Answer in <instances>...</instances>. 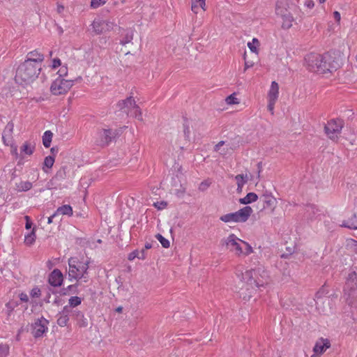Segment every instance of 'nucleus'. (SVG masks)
<instances>
[{
	"label": "nucleus",
	"mask_w": 357,
	"mask_h": 357,
	"mask_svg": "<svg viewBox=\"0 0 357 357\" xmlns=\"http://www.w3.org/2000/svg\"><path fill=\"white\" fill-rule=\"evenodd\" d=\"M167 204L166 202H158L153 204V206L159 210L163 209L167 206Z\"/></svg>",
	"instance_id": "nucleus-44"
},
{
	"label": "nucleus",
	"mask_w": 357,
	"mask_h": 357,
	"mask_svg": "<svg viewBox=\"0 0 357 357\" xmlns=\"http://www.w3.org/2000/svg\"><path fill=\"white\" fill-rule=\"evenodd\" d=\"M44 61V55L37 50L31 51L26 55V59L25 62H29L32 65L40 66L42 62Z\"/></svg>",
	"instance_id": "nucleus-13"
},
{
	"label": "nucleus",
	"mask_w": 357,
	"mask_h": 357,
	"mask_svg": "<svg viewBox=\"0 0 357 357\" xmlns=\"http://www.w3.org/2000/svg\"><path fill=\"white\" fill-rule=\"evenodd\" d=\"M92 26L93 31L97 34H100L112 29L114 23L106 20H97L93 21Z\"/></svg>",
	"instance_id": "nucleus-11"
},
{
	"label": "nucleus",
	"mask_w": 357,
	"mask_h": 357,
	"mask_svg": "<svg viewBox=\"0 0 357 357\" xmlns=\"http://www.w3.org/2000/svg\"><path fill=\"white\" fill-rule=\"evenodd\" d=\"M257 171H258V176H259L260 172L262 170L263 168V164L262 162H259L257 165Z\"/></svg>",
	"instance_id": "nucleus-62"
},
{
	"label": "nucleus",
	"mask_w": 357,
	"mask_h": 357,
	"mask_svg": "<svg viewBox=\"0 0 357 357\" xmlns=\"http://www.w3.org/2000/svg\"><path fill=\"white\" fill-rule=\"evenodd\" d=\"M63 280V274L59 269H54L49 276V283L53 287H60Z\"/></svg>",
	"instance_id": "nucleus-16"
},
{
	"label": "nucleus",
	"mask_w": 357,
	"mask_h": 357,
	"mask_svg": "<svg viewBox=\"0 0 357 357\" xmlns=\"http://www.w3.org/2000/svg\"><path fill=\"white\" fill-rule=\"evenodd\" d=\"M53 133L50 130H47L44 132L43 136V144L45 147L48 148L52 139Z\"/></svg>",
	"instance_id": "nucleus-28"
},
{
	"label": "nucleus",
	"mask_w": 357,
	"mask_h": 357,
	"mask_svg": "<svg viewBox=\"0 0 357 357\" xmlns=\"http://www.w3.org/2000/svg\"><path fill=\"white\" fill-rule=\"evenodd\" d=\"M243 244V254L244 255H248L253 252L252 248L246 242L242 241Z\"/></svg>",
	"instance_id": "nucleus-37"
},
{
	"label": "nucleus",
	"mask_w": 357,
	"mask_h": 357,
	"mask_svg": "<svg viewBox=\"0 0 357 357\" xmlns=\"http://www.w3.org/2000/svg\"><path fill=\"white\" fill-rule=\"evenodd\" d=\"M66 292L64 294H66L68 291H70L72 294H75L77 292V284H71L69 285L66 289Z\"/></svg>",
	"instance_id": "nucleus-45"
},
{
	"label": "nucleus",
	"mask_w": 357,
	"mask_h": 357,
	"mask_svg": "<svg viewBox=\"0 0 357 357\" xmlns=\"http://www.w3.org/2000/svg\"><path fill=\"white\" fill-rule=\"evenodd\" d=\"M253 66V63H250L248 61H245V68L244 71L247 70L249 68L252 67Z\"/></svg>",
	"instance_id": "nucleus-63"
},
{
	"label": "nucleus",
	"mask_w": 357,
	"mask_h": 357,
	"mask_svg": "<svg viewBox=\"0 0 357 357\" xmlns=\"http://www.w3.org/2000/svg\"><path fill=\"white\" fill-rule=\"evenodd\" d=\"M248 46L252 52L258 53V47L259 46V42L258 39L254 38L252 42L248 43Z\"/></svg>",
	"instance_id": "nucleus-30"
},
{
	"label": "nucleus",
	"mask_w": 357,
	"mask_h": 357,
	"mask_svg": "<svg viewBox=\"0 0 357 357\" xmlns=\"http://www.w3.org/2000/svg\"><path fill=\"white\" fill-rule=\"evenodd\" d=\"M258 196L256 193L249 192L245 197L239 199V202L241 204H248L256 202Z\"/></svg>",
	"instance_id": "nucleus-25"
},
{
	"label": "nucleus",
	"mask_w": 357,
	"mask_h": 357,
	"mask_svg": "<svg viewBox=\"0 0 357 357\" xmlns=\"http://www.w3.org/2000/svg\"><path fill=\"white\" fill-rule=\"evenodd\" d=\"M47 324L48 321L43 317L36 320V321L32 324L33 335L35 337H42L47 330Z\"/></svg>",
	"instance_id": "nucleus-10"
},
{
	"label": "nucleus",
	"mask_w": 357,
	"mask_h": 357,
	"mask_svg": "<svg viewBox=\"0 0 357 357\" xmlns=\"http://www.w3.org/2000/svg\"><path fill=\"white\" fill-rule=\"evenodd\" d=\"M146 257L145 256V251L144 250H142L141 251H138V256L137 258L140 259H144Z\"/></svg>",
	"instance_id": "nucleus-56"
},
{
	"label": "nucleus",
	"mask_w": 357,
	"mask_h": 357,
	"mask_svg": "<svg viewBox=\"0 0 357 357\" xmlns=\"http://www.w3.org/2000/svg\"><path fill=\"white\" fill-rule=\"evenodd\" d=\"M36 149V142L31 140H27L20 147L21 153L31 155Z\"/></svg>",
	"instance_id": "nucleus-20"
},
{
	"label": "nucleus",
	"mask_w": 357,
	"mask_h": 357,
	"mask_svg": "<svg viewBox=\"0 0 357 357\" xmlns=\"http://www.w3.org/2000/svg\"><path fill=\"white\" fill-rule=\"evenodd\" d=\"M68 317H67L66 314L63 315L59 314V317L57 319V324L59 326L63 327L66 326L68 321Z\"/></svg>",
	"instance_id": "nucleus-35"
},
{
	"label": "nucleus",
	"mask_w": 357,
	"mask_h": 357,
	"mask_svg": "<svg viewBox=\"0 0 357 357\" xmlns=\"http://www.w3.org/2000/svg\"><path fill=\"white\" fill-rule=\"evenodd\" d=\"M59 77H62L63 76H66L67 75V68L66 66H62L59 70Z\"/></svg>",
	"instance_id": "nucleus-51"
},
{
	"label": "nucleus",
	"mask_w": 357,
	"mask_h": 357,
	"mask_svg": "<svg viewBox=\"0 0 357 357\" xmlns=\"http://www.w3.org/2000/svg\"><path fill=\"white\" fill-rule=\"evenodd\" d=\"M226 100L229 105L239 103L238 99L234 95H230L229 96H228Z\"/></svg>",
	"instance_id": "nucleus-42"
},
{
	"label": "nucleus",
	"mask_w": 357,
	"mask_h": 357,
	"mask_svg": "<svg viewBox=\"0 0 357 357\" xmlns=\"http://www.w3.org/2000/svg\"><path fill=\"white\" fill-rule=\"evenodd\" d=\"M35 238L36 234L34 230H33L31 233L25 236L24 243L26 245H30L33 243V242L35 241Z\"/></svg>",
	"instance_id": "nucleus-32"
},
{
	"label": "nucleus",
	"mask_w": 357,
	"mask_h": 357,
	"mask_svg": "<svg viewBox=\"0 0 357 357\" xmlns=\"http://www.w3.org/2000/svg\"><path fill=\"white\" fill-rule=\"evenodd\" d=\"M242 241L234 234H230L227 238L223 240L227 248L231 252H234L238 256L243 254Z\"/></svg>",
	"instance_id": "nucleus-7"
},
{
	"label": "nucleus",
	"mask_w": 357,
	"mask_h": 357,
	"mask_svg": "<svg viewBox=\"0 0 357 357\" xmlns=\"http://www.w3.org/2000/svg\"><path fill=\"white\" fill-rule=\"evenodd\" d=\"M240 281L236 286L239 296L245 301L250 300L256 288L268 283V275L261 268L251 269L238 275Z\"/></svg>",
	"instance_id": "nucleus-1"
},
{
	"label": "nucleus",
	"mask_w": 357,
	"mask_h": 357,
	"mask_svg": "<svg viewBox=\"0 0 357 357\" xmlns=\"http://www.w3.org/2000/svg\"><path fill=\"white\" fill-rule=\"evenodd\" d=\"M342 227H344L351 229H357V215L354 213L352 218L348 220L343 221L341 225Z\"/></svg>",
	"instance_id": "nucleus-24"
},
{
	"label": "nucleus",
	"mask_w": 357,
	"mask_h": 357,
	"mask_svg": "<svg viewBox=\"0 0 357 357\" xmlns=\"http://www.w3.org/2000/svg\"><path fill=\"white\" fill-rule=\"evenodd\" d=\"M277 14H280L282 17V26L283 29H289L292 26V22L294 21V17L290 13H282V10H280L279 8H276Z\"/></svg>",
	"instance_id": "nucleus-19"
},
{
	"label": "nucleus",
	"mask_w": 357,
	"mask_h": 357,
	"mask_svg": "<svg viewBox=\"0 0 357 357\" xmlns=\"http://www.w3.org/2000/svg\"><path fill=\"white\" fill-rule=\"evenodd\" d=\"M73 80L58 77L52 83L50 91L54 96L65 94L73 86Z\"/></svg>",
	"instance_id": "nucleus-5"
},
{
	"label": "nucleus",
	"mask_w": 357,
	"mask_h": 357,
	"mask_svg": "<svg viewBox=\"0 0 357 357\" xmlns=\"http://www.w3.org/2000/svg\"><path fill=\"white\" fill-rule=\"evenodd\" d=\"M155 238L160 241L163 248H168L169 247V241L163 237L160 234H157L155 235Z\"/></svg>",
	"instance_id": "nucleus-33"
},
{
	"label": "nucleus",
	"mask_w": 357,
	"mask_h": 357,
	"mask_svg": "<svg viewBox=\"0 0 357 357\" xmlns=\"http://www.w3.org/2000/svg\"><path fill=\"white\" fill-rule=\"evenodd\" d=\"M31 296L32 298H38L40 296V290L38 287H35L31 291Z\"/></svg>",
	"instance_id": "nucleus-43"
},
{
	"label": "nucleus",
	"mask_w": 357,
	"mask_h": 357,
	"mask_svg": "<svg viewBox=\"0 0 357 357\" xmlns=\"http://www.w3.org/2000/svg\"><path fill=\"white\" fill-rule=\"evenodd\" d=\"M106 1L107 0H91V6L93 8H96L105 4Z\"/></svg>",
	"instance_id": "nucleus-40"
},
{
	"label": "nucleus",
	"mask_w": 357,
	"mask_h": 357,
	"mask_svg": "<svg viewBox=\"0 0 357 357\" xmlns=\"http://www.w3.org/2000/svg\"><path fill=\"white\" fill-rule=\"evenodd\" d=\"M333 17H334L335 20H336V22H340L341 17H340V14L338 11H335L333 13Z\"/></svg>",
	"instance_id": "nucleus-59"
},
{
	"label": "nucleus",
	"mask_w": 357,
	"mask_h": 357,
	"mask_svg": "<svg viewBox=\"0 0 357 357\" xmlns=\"http://www.w3.org/2000/svg\"><path fill=\"white\" fill-rule=\"evenodd\" d=\"M252 212L253 210L250 206H245L235 212L238 222H246Z\"/></svg>",
	"instance_id": "nucleus-17"
},
{
	"label": "nucleus",
	"mask_w": 357,
	"mask_h": 357,
	"mask_svg": "<svg viewBox=\"0 0 357 357\" xmlns=\"http://www.w3.org/2000/svg\"><path fill=\"white\" fill-rule=\"evenodd\" d=\"M61 60L58 58L53 59L52 61V68H56L57 67L61 66Z\"/></svg>",
	"instance_id": "nucleus-52"
},
{
	"label": "nucleus",
	"mask_w": 357,
	"mask_h": 357,
	"mask_svg": "<svg viewBox=\"0 0 357 357\" xmlns=\"http://www.w3.org/2000/svg\"><path fill=\"white\" fill-rule=\"evenodd\" d=\"M235 179L237 184L236 191L238 193H241L244 184H245L248 181V177L247 174H238L235 176Z\"/></svg>",
	"instance_id": "nucleus-23"
},
{
	"label": "nucleus",
	"mask_w": 357,
	"mask_h": 357,
	"mask_svg": "<svg viewBox=\"0 0 357 357\" xmlns=\"http://www.w3.org/2000/svg\"><path fill=\"white\" fill-rule=\"evenodd\" d=\"M7 308V314L9 316L15 307V305L13 303L8 302L6 304Z\"/></svg>",
	"instance_id": "nucleus-46"
},
{
	"label": "nucleus",
	"mask_w": 357,
	"mask_h": 357,
	"mask_svg": "<svg viewBox=\"0 0 357 357\" xmlns=\"http://www.w3.org/2000/svg\"><path fill=\"white\" fill-rule=\"evenodd\" d=\"M9 352V347L7 344L0 345V357H6Z\"/></svg>",
	"instance_id": "nucleus-39"
},
{
	"label": "nucleus",
	"mask_w": 357,
	"mask_h": 357,
	"mask_svg": "<svg viewBox=\"0 0 357 357\" xmlns=\"http://www.w3.org/2000/svg\"><path fill=\"white\" fill-rule=\"evenodd\" d=\"M22 191H27L32 188V183L29 181H22L18 185Z\"/></svg>",
	"instance_id": "nucleus-34"
},
{
	"label": "nucleus",
	"mask_w": 357,
	"mask_h": 357,
	"mask_svg": "<svg viewBox=\"0 0 357 357\" xmlns=\"http://www.w3.org/2000/svg\"><path fill=\"white\" fill-rule=\"evenodd\" d=\"M12 153L13 155H15V156H17L18 155V153H17V146H14L13 147V150H12Z\"/></svg>",
	"instance_id": "nucleus-64"
},
{
	"label": "nucleus",
	"mask_w": 357,
	"mask_h": 357,
	"mask_svg": "<svg viewBox=\"0 0 357 357\" xmlns=\"http://www.w3.org/2000/svg\"><path fill=\"white\" fill-rule=\"evenodd\" d=\"M198 3H199L200 7L204 10H206V0H199Z\"/></svg>",
	"instance_id": "nucleus-61"
},
{
	"label": "nucleus",
	"mask_w": 357,
	"mask_h": 357,
	"mask_svg": "<svg viewBox=\"0 0 357 357\" xmlns=\"http://www.w3.org/2000/svg\"><path fill=\"white\" fill-rule=\"evenodd\" d=\"M82 300L78 296H73L69 299V305L70 307H76L81 304Z\"/></svg>",
	"instance_id": "nucleus-38"
},
{
	"label": "nucleus",
	"mask_w": 357,
	"mask_h": 357,
	"mask_svg": "<svg viewBox=\"0 0 357 357\" xmlns=\"http://www.w3.org/2000/svg\"><path fill=\"white\" fill-rule=\"evenodd\" d=\"M200 123L196 121L190 120L186 121L184 123V136L186 140H190V135L192 132L194 135L197 132L198 128L200 126Z\"/></svg>",
	"instance_id": "nucleus-12"
},
{
	"label": "nucleus",
	"mask_w": 357,
	"mask_h": 357,
	"mask_svg": "<svg viewBox=\"0 0 357 357\" xmlns=\"http://www.w3.org/2000/svg\"><path fill=\"white\" fill-rule=\"evenodd\" d=\"M198 1H199V0H192L191 9H192V10L195 13H198V11H197V9H198V6H197Z\"/></svg>",
	"instance_id": "nucleus-49"
},
{
	"label": "nucleus",
	"mask_w": 357,
	"mask_h": 357,
	"mask_svg": "<svg viewBox=\"0 0 357 357\" xmlns=\"http://www.w3.org/2000/svg\"><path fill=\"white\" fill-rule=\"evenodd\" d=\"M276 101H272L268 100V109L271 112L272 114H273V110H274V106Z\"/></svg>",
	"instance_id": "nucleus-48"
},
{
	"label": "nucleus",
	"mask_w": 357,
	"mask_h": 357,
	"mask_svg": "<svg viewBox=\"0 0 357 357\" xmlns=\"http://www.w3.org/2000/svg\"><path fill=\"white\" fill-rule=\"evenodd\" d=\"M334 59L330 53H310L305 57V65L310 71L323 74L335 70L339 67Z\"/></svg>",
	"instance_id": "nucleus-2"
},
{
	"label": "nucleus",
	"mask_w": 357,
	"mask_h": 357,
	"mask_svg": "<svg viewBox=\"0 0 357 357\" xmlns=\"http://www.w3.org/2000/svg\"><path fill=\"white\" fill-rule=\"evenodd\" d=\"M70 305H66V306L63 307V309L62 312H60V314H63V315H65V314H66L67 317H68V314H69V313H70Z\"/></svg>",
	"instance_id": "nucleus-50"
},
{
	"label": "nucleus",
	"mask_w": 357,
	"mask_h": 357,
	"mask_svg": "<svg viewBox=\"0 0 357 357\" xmlns=\"http://www.w3.org/2000/svg\"><path fill=\"white\" fill-rule=\"evenodd\" d=\"M19 297H20V299L21 300V301H22V302H28V301H29L28 295L25 293H21L19 295Z\"/></svg>",
	"instance_id": "nucleus-53"
},
{
	"label": "nucleus",
	"mask_w": 357,
	"mask_h": 357,
	"mask_svg": "<svg viewBox=\"0 0 357 357\" xmlns=\"http://www.w3.org/2000/svg\"><path fill=\"white\" fill-rule=\"evenodd\" d=\"M54 162V158L53 156L49 155V156L45 157V158L44 160V162H43V166H44L43 168L45 167H46L47 168H51L53 166Z\"/></svg>",
	"instance_id": "nucleus-36"
},
{
	"label": "nucleus",
	"mask_w": 357,
	"mask_h": 357,
	"mask_svg": "<svg viewBox=\"0 0 357 357\" xmlns=\"http://www.w3.org/2000/svg\"><path fill=\"white\" fill-rule=\"evenodd\" d=\"M264 208L273 209L276 205V199L271 194L264 193L261 197Z\"/></svg>",
	"instance_id": "nucleus-21"
},
{
	"label": "nucleus",
	"mask_w": 357,
	"mask_h": 357,
	"mask_svg": "<svg viewBox=\"0 0 357 357\" xmlns=\"http://www.w3.org/2000/svg\"><path fill=\"white\" fill-rule=\"evenodd\" d=\"M220 220L224 222H238L235 212L223 215Z\"/></svg>",
	"instance_id": "nucleus-29"
},
{
	"label": "nucleus",
	"mask_w": 357,
	"mask_h": 357,
	"mask_svg": "<svg viewBox=\"0 0 357 357\" xmlns=\"http://www.w3.org/2000/svg\"><path fill=\"white\" fill-rule=\"evenodd\" d=\"M344 291L349 297H357V274L355 272L349 273Z\"/></svg>",
	"instance_id": "nucleus-9"
},
{
	"label": "nucleus",
	"mask_w": 357,
	"mask_h": 357,
	"mask_svg": "<svg viewBox=\"0 0 357 357\" xmlns=\"http://www.w3.org/2000/svg\"><path fill=\"white\" fill-rule=\"evenodd\" d=\"M73 316H75V317L77 319H84V314L81 312H75L73 313Z\"/></svg>",
	"instance_id": "nucleus-58"
},
{
	"label": "nucleus",
	"mask_w": 357,
	"mask_h": 357,
	"mask_svg": "<svg viewBox=\"0 0 357 357\" xmlns=\"http://www.w3.org/2000/svg\"><path fill=\"white\" fill-rule=\"evenodd\" d=\"M344 123L341 119H331L324 126V130L327 136L331 139H335L341 132Z\"/></svg>",
	"instance_id": "nucleus-6"
},
{
	"label": "nucleus",
	"mask_w": 357,
	"mask_h": 357,
	"mask_svg": "<svg viewBox=\"0 0 357 357\" xmlns=\"http://www.w3.org/2000/svg\"><path fill=\"white\" fill-rule=\"evenodd\" d=\"M129 114L130 116H134L135 118H136L139 121H142L143 120L142 114V111H141V109H140V108L139 107L138 105L136 106V108L132 109V110H131V112H130Z\"/></svg>",
	"instance_id": "nucleus-31"
},
{
	"label": "nucleus",
	"mask_w": 357,
	"mask_h": 357,
	"mask_svg": "<svg viewBox=\"0 0 357 357\" xmlns=\"http://www.w3.org/2000/svg\"><path fill=\"white\" fill-rule=\"evenodd\" d=\"M137 104L132 97H129L118 103V107L123 109L125 113L129 115L132 109L136 108Z\"/></svg>",
	"instance_id": "nucleus-14"
},
{
	"label": "nucleus",
	"mask_w": 357,
	"mask_h": 357,
	"mask_svg": "<svg viewBox=\"0 0 357 357\" xmlns=\"http://www.w3.org/2000/svg\"><path fill=\"white\" fill-rule=\"evenodd\" d=\"M278 94H279V85L278 84L273 81L271 83V89L269 90L268 98V100L272 101H277L278 98Z\"/></svg>",
	"instance_id": "nucleus-22"
},
{
	"label": "nucleus",
	"mask_w": 357,
	"mask_h": 357,
	"mask_svg": "<svg viewBox=\"0 0 357 357\" xmlns=\"http://www.w3.org/2000/svg\"><path fill=\"white\" fill-rule=\"evenodd\" d=\"M40 70V66L32 65L29 62L24 61L17 67L15 79L21 85L29 84L38 77Z\"/></svg>",
	"instance_id": "nucleus-3"
},
{
	"label": "nucleus",
	"mask_w": 357,
	"mask_h": 357,
	"mask_svg": "<svg viewBox=\"0 0 357 357\" xmlns=\"http://www.w3.org/2000/svg\"><path fill=\"white\" fill-rule=\"evenodd\" d=\"M331 342L329 340L323 337L319 338L315 343L313 348L314 353L323 354L327 349L330 348Z\"/></svg>",
	"instance_id": "nucleus-15"
},
{
	"label": "nucleus",
	"mask_w": 357,
	"mask_h": 357,
	"mask_svg": "<svg viewBox=\"0 0 357 357\" xmlns=\"http://www.w3.org/2000/svg\"><path fill=\"white\" fill-rule=\"evenodd\" d=\"M325 293V291L324 289H321L319 291H318L316 294V298L317 299L320 298Z\"/></svg>",
	"instance_id": "nucleus-60"
},
{
	"label": "nucleus",
	"mask_w": 357,
	"mask_h": 357,
	"mask_svg": "<svg viewBox=\"0 0 357 357\" xmlns=\"http://www.w3.org/2000/svg\"><path fill=\"white\" fill-rule=\"evenodd\" d=\"M305 6H307L309 8H312L314 7V3L312 0H305Z\"/></svg>",
	"instance_id": "nucleus-55"
},
{
	"label": "nucleus",
	"mask_w": 357,
	"mask_h": 357,
	"mask_svg": "<svg viewBox=\"0 0 357 357\" xmlns=\"http://www.w3.org/2000/svg\"><path fill=\"white\" fill-rule=\"evenodd\" d=\"M210 184L211 183L208 181H204L199 184V190L204 192L210 186Z\"/></svg>",
	"instance_id": "nucleus-41"
},
{
	"label": "nucleus",
	"mask_w": 357,
	"mask_h": 357,
	"mask_svg": "<svg viewBox=\"0 0 357 357\" xmlns=\"http://www.w3.org/2000/svg\"><path fill=\"white\" fill-rule=\"evenodd\" d=\"M118 133L116 130L112 129H101L97 132L96 144L99 146H104L108 145L113 139H114Z\"/></svg>",
	"instance_id": "nucleus-8"
},
{
	"label": "nucleus",
	"mask_w": 357,
	"mask_h": 357,
	"mask_svg": "<svg viewBox=\"0 0 357 357\" xmlns=\"http://www.w3.org/2000/svg\"><path fill=\"white\" fill-rule=\"evenodd\" d=\"M55 212L59 216L60 215H66L68 216L73 215V208L70 205L68 204L59 207Z\"/></svg>",
	"instance_id": "nucleus-26"
},
{
	"label": "nucleus",
	"mask_w": 357,
	"mask_h": 357,
	"mask_svg": "<svg viewBox=\"0 0 357 357\" xmlns=\"http://www.w3.org/2000/svg\"><path fill=\"white\" fill-rule=\"evenodd\" d=\"M138 256V250H134L128 255V259L130 261L133 260L135 258H137Z\"/></svg>",
	"instance_id": "nucleus-47"
},
{
	"label": "nucleus",
	"mask_w": 357,
	"mask_h": 357,
	"mask_svg": "<svg viewBox=\"0 0 357 357\" xmlns=\"http://www.w3.org/2000/svg\"><path fill=\"white\" fill-rule=\"evenodd\" d=\"M124 32V36L120 40V44L122 45L131 43L133 38V31L132 29L126 30Z\"/></svg>",
	"instance_id": "nucleus-27"
},
{
	"label": "nucleus",
	"mask_w": 357,
	"mask_h": 357,
	"mask_svg": "<svg viewBox=\"0 0 357 357\" xmlns=\"http://www.w3.org/2000/svg\"><path fill=\"white\" fill-rule=\"evenodd\" d=\"M25 218L26 220L25 227H26V229H29L31 227L32 222H31L29 216H25Z\"/></svg>",
	"instance_id": "nucleus-57"
},
{
	"label": "nucleus",
	"mask_w": 357,
	"mask_h": 357,
	"mask_svg": "<svg viewBox=\"0 0 357 357\" xmlns=\"http://www.w3.org/2000/svg\"><path fill=\"white\" fill-rule=\"evenodd\" d=\"M58 217H59V215H57V213H56V212H54V214H52L51 216H50L47 218V223L51 224L52 222H53V220L57 219Z\"/></svg>",
	"instance_id": "nucleus-54"
},
{
	"label": "nucleus",
	"mask_w": 357,
	"mask_h": 357,
	"mask_svg": "<svg viewBox=\"0 0 357 357\" xmlns=\"http://www.w3.org/2000/svg\"><path fill=\"white\" fill-rule=\"evenodd\" d=\"M13 129L14 123L12 121H9L3 132L2 139L3 143L7 146H8L10 142L12 141Z\"/></svg>",
	"instance_id": "nucleus-18"
},
{
	"label": "nucleus",
	"mask_w": 357,
	"mask_h": 357,
	"mask_svg": "<svg viewBox=\"0 0 357 357\" xmlns=\"http://www.w3.org/2000/svg\"><path fill=\"white\" fill-rule=\"evenodd\" d=\"M68 277L70 280L83 278L84 282L87 281V277L86 275L88 273V263L79 261L75 257H70L68 259Z\"/></svg>",
	"instance_id": "nucleus-4"
}]
</instances>
